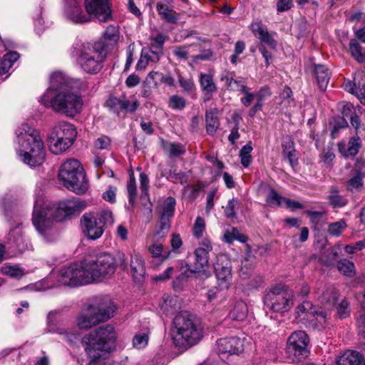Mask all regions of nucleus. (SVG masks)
<instances>
[{"instance_id": "39", "label": "nucleus", "mask_w": 365, "mask_h": 365, "mask_svg": "<svg viewBox=\"0 0 365 365\" xmlns=\"http://www.w3.org/2000/svg\"><path fill=\"white\" fill-rule=\"evenodd\" d=\"M221 81H225L227 89L232 91H241L243 93L247 88L241 81L235 80L228 75L222 76Z\"/></svg>"}, {"instance_id": "52", "label": "nucleus", "mask_w": 365, "mask_h": 365, "mask_svg": "<svg viewBox=\"0 0 365 365\" xmlns=\"http://www.w3.org/2000/svg\"><path fill=\"white\" fill-rule=\"evenodd\" d=\"M205 230V220L202 217H197L196 218L195 224L193 225V229H192L193 235L196 238L199 239L202 237Z\"/></svg>"}, {"instance_id": "41", "label": "nucleus", "mask_w": 365, "mask_h": 365, "mask_svg": "<svg viewBox=\"0 0 365 365\" xmlns=\"http://www.w3.org/2000/svg\"><path fill=\"white\" fill-rule=\"evenodd\" d=\"M328 200L329 201L330 205L334 208H341L345 207L348 204V199L339 195L338 192H332L329 196Z\"/></svg>"}, {"instance_id": "49", "label": "nucleus", "mask_w": 365, "mask_h": 365, "mask_svg": "<svg viewBox=\"0 0 365 365\" xmlns=\"http://www.w3.org/2000/svg\"><path fill=\"white\" fill-rule=\"evenodd\" d=\"M239 206V201L236 198L230 200L224 208L225 215L228 219L236 218L235 209Z\"/></svg>"}, {"instance_id": "17", "label": "nucleus", "mask_w": 365, "mask_h": 365, "mask_svg": "<svg viewBox=\"0 0 365 365\" xmlns=\"http://www.w3.org/2000/svg\"><path fill=\"white\" fill-rule=\"evenodd\" d=\"M217 284L221 290H227L232 281L231 262L225 255H218L214 264Z\"/></svg>"}, {"instance_id": "40", "label": "nucleus", "mask_w": 365, "mask_h": 365, "mask_svg": "<svg viewBox=\"0 0 365 365\" xmlns=\"http://www.w3.org/2000/svg\"><path fill=\"white\" fill-rule=\"evenodd\" d=\"M120 31L118 26L114 25L108 26L103 35L104 40L108 44L116 43L119 39Z\"/></svg>"}, {"instance_id": "62", "label": "nucleus", "mask_w": 365, "mask_h": 365, "mask_svg": "<svg viewBox=\"0 0 365 365\" xmlns=\"http://www.w3.org/2000/svg\"><path fill=\"white\" fill-rule=\"evenodd\" d=\"M225 290H221L219 285L217 287H215L208 290L207 294V299L210 302H212L217 298L223 297V292Z\"/></svg>"}, {"instance_id": "51", "label": "nucleus", "mask_w": 365, "mask_h": 365, "mask_svg": "<svg viewBox=\"0 0 365 365\" xmlns=\"http://www.w3.org/2000/svg\"><path fill=\"white\" fill-rule=\"evenodd\" d=\"M148 342V334L145 332L135 334L133 339V346L140 349L146 346Z\"/></svg>"}, {"instance_id": "63", "label": "nucleus", "mask_w": 365, "mask_h": 365, "mask_svg": "<svg viewBox=\"0 0 365 365\" xmlns=\"http://www.w3.org/2000/svg\"><path fill=\"white\" fill-rule=\"evenodd\" d=\"M351 171L352 173L360 174L365 177V160L362 158H357Z\"/></svg>"}, {"instance_id": "29", "label": "nucleus", "mask_w": 365, "mask_h": 365, "mask_svg": "<svg viewBox=\"0 0 365 365\" xmlns=\"http://www.w3.org/2000/svg\"><path fill=\"white\" fill-rule=\"evenodd\" d=\"M314 71L319 88L322 91L325 90L330 79L329 70L323 65H317Z\"/></svg>"}, {"instance_id": "60", "label": "nucleus", "mask_w": 365, "mask_h": 365, "mask_svg": "<svg viewBox=\"0 0 365 365\" xmlns=\"http://www.w3.org/2000/svg\"><path fill=\"white\" fill-rule=\"evenodd\" d=\"M190 46H176L173 48V54L179 59L187 60Z\"/></svg>"}, {"instance_id": "11", "label": "nucleus", "mask_w": 365, "mask_h": 365, "mask_svg": "<svg viewBox=\"0 0 365 365\" xmlns=\"http://www.w3.org/2000/svg\"><path fill=\"white\" fill-rule=\"evenodd\" d=\"M88 276L85 261L83 260L62 267L56 276V281L59 285L78 287L91 284Z\"/></svg>"}, {"instance_id": "4", "label": "nucleus", "mask_w": 365, "mask_h": 365, "mask_svg": "<svg viewBox=\"0 0 365 365\" xmlns=\"http://www.w3.org/2000/svg\"><path fill=\"white\" fill-rule=\"evenodd\" d=\"M173 344L179 348H189L202 338V331L197 317L188 312H181L173 319L171 330Z\"/></svg>"}, {"instance_id": "20", "label": "nucleus", "mask_w": 365, "mask_h": 365, "mask_svg": "<svg viewBox=\"0 0 365 365\" xmlns=\"http://www.w3.org/2000/svg\"><path fill=\"white\" fill-rule=\"evenodd\" d=\"M216 345L220 356L225 354H238L243 351V342L238 337L220 339Z\"/></svg>"}, {"instance_id": "34", "label": "nucleus", "mask_w": 365, "mask_h": 365, "mask_svg": "<svg viewBox=\"0 0 365 365\" xmlns=\"http://www.w3.org/2000/svg\"><path fill=\"white\" fill-rule=\"evenodd\" d=\"M19 58V54L16 51L9 52L5 54L0 64V75L7 73Z\"/></svg>"}, {"instance_id": "22", "label": "nucleus", "mask_w": 365, "mask_h": 365, "mask_svg": "<svg viewBox=\"0 0 365 365\" xmlns=\"http://www.w3.org/2000/svg\"><path fill=\"white\" fill-rule=\"evenodd\" d=\"M317 309V308L314 307L310 302L304 301L296 308V319L307 326L310 320L314 319Z\"/></svg>"}, {"instance_id": "33", "label": "nucleus", "mask_w": 365, "mask_h": 365, "mask_svg": "<svg viewBox=\"0 0 365 365\" xmlns=\"http://www.w3.org/2000/svg\"><path fill=\"white\" fill-rule=\"evenodd\" d=\"M248 313V308L245 302H237L233 309L230 313V317L232 320L243 321L246 319Z\"/></svg>"}, {"instance_id": "56", "label": "nucleus", "mask_w": 365, "mask_h": 365, "mask_svg": "<svg viewBox=\"0 0 365 365\" xmlns=\"http://www.w3.org/2000/svg\"><path fill=\"white\" fill-rule=\"evenodd\" d=\"M123 103L124 111L129 113L136 110L140 105L138 101L133 96L130 98L123 96Z\"/></svg>"}, {"instance_id": "28", "label": "nucleus", "mask_w": 365, "mask_h": 365, "mask_svg": "<svg viewBox=\"0 0 365 365\" xmlns=\"http://www.w3.org/2000/svg\"><path fill=\"white\" fill-rule=\"evenodd\" d=\"M361 146V142L359 137L351 138L346 146L344 143L338 144L339 152L345 157L355 156Z\"/></svg>"}, {"instance_id": "1", "label": "nucleus", "mask_w": 365, "mask_h": 365, "mask_svg": "<svg viewBox=\"0 0 365 365\" xmlns=\"http://www.w3.org/2000/svg\"><path fill=\"white\" fill-rule=\"evenodd\" d=\"M81 85L80 80L71 78L62 71H54L50 76V86L39 101L56 113L74 117L83 105Z\"/></svg>"}, {"instance_id": "21", "label": "nucleus", "mask_w": 365, "mask_h": 365, "mask_svg": "<svg viewBox=\"0 0 365 365\" xmlns=\"http://www.w3.org/2000/svg\"><path fill=\"white\" fill-rule=\"evenodd\" d=\"M344 89L355 95L361 103L365 98V74L363 72H356L354 77V81L345 82Z\"/></svg>"}, {"instance_id": "2", "label": "nucleus", "mask_w": 365, "mask_h": 365, "mask_svg": "<svg viewBox=\"0 0 365 365\" xmlns=\"http://www.w3.org/2000/svg\"><path fill=\"white\" fill-rule=\"evenodd\" d=\"M86 207L87 202L79 198L62 200L57 206H51L42 196H36L32 222L43 239L51 242L57 236V231L53 227V220L63 221L76 213L81 212Z\"/></svg>"}, {"instance_id": "58", "label": "nucleus", "mask_w": 365, "mask_h": 365, "mask_svg": "<svg viewBox=\"0 0 365 365\" xmlns=\"http://www.w3.org/2000/svg\"><path fill=\"white\" fill-rule=\"evenodd\" d=\"M337 314L340 318H346L349 315V303L346 299H342L336 307Z\"/></svg>"}, {"instance_id": "3", "label": "nucleus", "mask_w": 365, "mask_h": 365, "mask_svg": "<svg viewBox=\"0 0 365 365\" xmlns=\"http://www.w3.org/2000/svg\"><path fill=\"white\" fill-rule=\"evenodd\" d=\"M15 150L19 160L30 167L41 165L45 160L46 150L38 132L27 123L16 130Z\"/></svg>"}, {"instance_id": "54", "label": "nucleus", "mask_w": 365, "mask_h": 365, "mask_svg": "<svg viewBox=\"0 0 365 365\" xmlns=\"http://www.w3.org/2000/svg\"><path fill=\"white\" fill-rule=\"evenodd\" d=\"M108 106L113 112L119 114L120 111H124L123 96L121 98H112L107 102Z\"/></svg>"}, {"instance_id": "7", "label": "nucleus", "mask_w": 365, "mask_h": 365, "mask_svg": "<svg viewBox=\"0 0 365 365\" xmlns=\"http://www.w3.org/2000/svg\"><path fill=\"white\" fill-rule=\"evenodd\" d=\"M116 339L114 327L108 324L84 336L82 344L88 357L98 359L115 349Z\"/></svg>"}, {"instance_id": "24", "label": "nucleus", "mask_w": 365, "mask_h": 365, "mask_svg": "<svg viewBox=\"0 0 365 365\" xmlns=\"http://www.w3.org/2000/svg\"><path fill=\"white\" fill-rule=\"evenodd\" d=\"M130 267L135 279H140L145 274V264L142 255L135 250L130 254Z\"/></svg>"}, {"instance_id": "44", "label": "nucleus", "mask_w": 365, "mask_h": 365, "mask_svg": "<svg viewBox=\"0 0 365 365\" xmlns=\"http://www.w3.org/2000/svg\"><path fill=\"white\" fill-rule=\"evenodd\" d=\"M338 270L344 275L351 277L354 274V264L347 259L339 260L337 263Z\"/></svg>"}, {"instance_id": "31", "label": "nucleus", "mask_w": 365, "mask_h": 365, "mask_svg": "<svg viewBox=\"0 0 365 365\" xmlns=\"http://www.w3.org/2000/svg\"><path fill=\"white\" fill-rule=\"evenodd\" d=\"M217 110H209L205 113L206 130L210 135H213L220 126Z\"/></svg>"}, {"instance_id": "25", "label": "nucleus", "mask_w": 365, "mask_h": 365, "mask_svg": "<svg viewBox=\"0 0 365 365\" xmlns=\"http://www.w3.org/2000/svg\"><path fill=\"white\" fill-rule=\"evenodd\" d=\"M255 256L252 254L249 245H246V253L241 262L240 277L243 279L248 278L255 268Z\"/></svg>"}, {"instance_id": "64", "label": "nucleus", "mask_w": 365, "mask_h": 365, "mask_svg": "<svg viewBox=\"0 0 365 365\" xmlns=\"http://www.w3.org/2000/svg\"><path fill=\"white\" fill-rule=\"evenodd\" d=\"M357 327L359 336L365 339V312L360 314L357 319Z\"/></svg>"}, {"instance_id": "53", "label": "nucleus", "mask_w": 365, "mask_h": 365, "mask_svg": "<svg viewBox=\"0 0 365 365\" xmlns=\"http://www.w3.org/2000/svg\"><path fill=\"white\" fill-rule=\"evenodd\" d=\"M186 106V101L182 96L173 95L170 98L169 106L174 110H182Z\"/></svg>"}, {"instance_id": "30", "label": "nucleus", "mask_w": 365, "mask_h": 365, "mask_svg": "<svg viewBox=\"0 0 365 365\" xmlns=\"http://www.w3.org/2000/svg\"><path fill=\"white\" fill-rule=\"evenodd\" d=\"M148 251L153 258H158L161 262L166 260L171 252L165 249L160 243L154 242L148 247Z\"/></svg>"}, {"instance_id": "14", "label": "nucleus", "mask_w": 365, "mask_h": 365, "mask_svg": "<svg viewBox=\"0 0 365 365\" xmlns=\"http://www.w3.org/2000/svg\"><path fill=\"white\" fill-rule=\"evenodd\" d=\"M212 250V245L208 239H203L199 247L194 251L195 262L193 264H186L183 272L187 277L192 274L201 272L209 267L210 252Z\"/></svg>"}, {"instance_id": "35", "label": "nucleus", "mask_w": 365, "mask_h": 365, "mask_svg": "<svg viewBox=\"0 0 365 365\" xmlns=\"http://www.w3.org/2000/svg\"><path fill=\"white\" fill-rule=\"evenodd\" d=\"M9 240L12 241L14 245L20 252H23L28 249V243L22 236L20 230L14 229L9 234Z\"/></svg>"}, {"instance_id": "32", "label": "nucleus", "mask_w": 365, "mask_h": 365, "mask_svg": "<svg viewBox=\"0 0 365 365\" xmlns=\"http://www.w3.org/2000/svg\"><path fill=\"white\" fill-rule=\"evenodd\" d=\"M180 308V303L176 297L166 296L160 305L161 310L165 314H173Z\"/></svg>"}, {"instance_id": "45", "label": "nucleus", "mask_w": 365, "mask_h": 365, "mask_svg": "<svg viewBox=\"0 0 365 365\" xmlns=\"http://www.w3.org/2000/svg\"><path fill=\"white\" fill-rule=\"evenodd\" d=\"M284 200L285 197L281 196L274 189H270L266 199V202H267V204H269L271 206H284Z\"/></svg>"}, {"instance_id": "46", "label": "nucleus", "mask_w": 365, "mask_h": 365, "mask_svg": "<svg viewBox=\"0 0 365 365\" xmlns=\"http://www.w3.org/2000/svg\"><path fill=\"white\" fill-rule=\"evenodd\" d=\"M127 190L129 203L133 205L137 195L136 182L133 173L130 175V179L127 185Z\"/></svg>"}, {"instance_id": "48", "label": "nucleus", "mask_w": 365, "mask_h": 365, "mask_svg": "<svg viewBox=\"0 0 365 365\" xmlns=\"http://www.w3.org/2000/svg\"><path fill=\"white\" fill-rule=\"evenodd\" d=\"M346 227V223L344 220H341L339 221L332 222L328 226V232L332 236H339L341 235L342 231Z\"/></svg>"}, {"instance_id": "18", "label": "nucleus", "mask_w": 365, "mask_h": 365, "mask_svg": "<svg viewBox=\"0 0 365 365\" xmlns=\"http://www.w3.org/2000/svg\"><path fill=\"white\" fill-rule=\"evenodd\" d=\"M176 201L173 197H168L163 202L162 212L160 214L159 230L155 232V237L158 239L163 238L170 228V219L175 212Z\"/></svg>"}, {"instance_id": "43", "label": "nucleus", "mask_w": 365, "mask_h": 365, "mask_svg": "<svg viewBox=\"0 0 365 365\" xmlns=\"http://www.w3.org/2000/svg\"><path fill=\"white\" fill-rule=\"evenodd\" d=\"M164 149L170 157H178L185 153L184 147L180 143H167L164 144Z\"/></svg>"}, {"instance_id": "19", "label": "nucleus", "mask_w": 365, "mask_h": 365, "mask_svg": "<svg viewBox=\"0 0 365 365\" xmlns=\"http://www.w3.org/2000/svg\"><path fill=\"white\" fill-rule=\"evenodd\" d=\"M83 232L91 240H96L102 236L104 229L101 221L94 213L86 212L81 219Z\"/></svg>"}, {"instance_id": "37", "label": "nucleus", "mask_w": 365, "mask_h": 365, "mask_svg": "<svg viewBox=\"0 0 365 365\" xmlns=\"http://www.w3.org/2000/svg\"><path fill=\"white\" fill-rule=\"evenodd\" d=\"M157 11L161 18L169 23H175L178 20L176 12L162 4H157Z\"/></svg>"}, {"instance_id": "26", "label": "nucleus", "mask_w": 365, "mask_h": 365, "mask_svg": "<svg viewBox=\"0 0 365 365\" xmlns=\"http://www.w3.org/2000/svg\"><path fill=\"white\" fill-rule=\"evenodd\" d=\"M336 365H365V359L359 352L347 350L338 357Z\"/></svg>"}, {"instance_id": "5", "label": "nucleus", "mask_w": 365, "mask_h": 365, "mask_svg": "<svg viewBox=\"0 0 365 365\" xmlns=\"http://www.w3.org/2000/svg\"><path fill=\"white\" fill-rule=\"evenodd\" d=\"M86 12L82 4L63 8V16L76 24H85L91 21V16L101 22L112 19L110 0H85Z\"/></svg>"}, {"instance_id": "36", "label": "nucleus", "mask_w": 365, "mask_h": 365, "mask_svg": "<svg viewBox=\"0 0 365 365\" xmlns=\"http://www.w3.org/2000/svg\"><path fill=\"white\" fill-rule=\"evenodd\" d=\"M283 155L287 158L290 165L293 167L297 162L296 150L294 147V143L290 139L282 144Z\"/></svg>"}, {"instance_id": "9", "label": "nucleus", "mask_w": 365, "mask_h": 365, "mask_svg": "<svg viewBox=\"0 0 365 365\" xmlns=\"http://www.w3.org/2000/svg\"><path fill=\"white\" fill-rule=\"evenodd\" d=\"M77 132L72 124L66 121L58 122L48 134L50 150L56 155L62 153L73 144Z\"/></svg>"}, {"instance_id": "6", "label": "nucleus", "mask_w": 365, "mask_h": 365, "mask_svg": "<svg viewBox=\"0 0 365 365\" xmlns=\"http://www.w3.org/2000/svg\"><path fill=\"white\" fill-rule=\"evenodd\" d=\"M104 46L105 43L101 41L92 43L77 41L71 48V56L76 58L78 64L83 71L96 74L103 67L105 59Z\"/></svg>"}, {"instance_id": "8", "label": "nucleus", "mask_w": 365, "mask_h": 365, "mask_svg": "<svg viewBox=\"0 0 365 365\" xmlns=\"http://www.w3.org/2000/svg\"><path fill=\"white\" fill-rule=\"evenodd\" d=\"M58 178L65 187L78 195L84 194L88 189L86 173L76 159H68L61 165Z\"/></svg>"}, {"instance_id": "57", "label": "nucleus", "mask_w": 365, "mask_h": 365, "mask_svg": "<svg viewBox=\"0 0 365 365\" xmlns=\"http://www.w3.org/2000/svg\"><path fill=\"white\" fill-rule=\"evenodd\" d=\"M110 145V139L106 135H102L95 140L93 146L95 149H108Z\"/></svg>"}, {"instance_id": "47", "label": "nucleus", "mask_w": 365, "mask_h": 365, "mask_svg": "<svg viewBox=\"0 0 365 365\" xmlns=\"http://www.w3.org/2000/svg\"><path fill=\"white\" fill-rule=\"evenodd\" d=\"M351 177L347 181V187L350 190H356L363 185V178L364 176L357 174L352 173L351 171Z\"/></svg>"}, {"instance_id": "10", "label": "nucleus", "mask_w": 365, "mask_h": 365, "mask_svg": "<svg viewBox=\"0 0 365 365\" xmlns=\"http://www.w3.org/2000/svg\"><path fill=\"white\" fill-rule=\"evenodd\" d=\"M263 302L267 309L274 312H286L294 305V293L285 286L278 284L265 294Z\"/></svg>"}, {"instance_id": "27", "label": "nucleus", "mask_w": 365, "mask_h": 365, "mask_svg": "<svg viewBox=\"0 0 365 365\" xmlns=\"http://www.w3.org/2000/svg\"><path fill=\"white\" fill-rule=\"evenodd\" d=\"M101 323L95 314L88 310V305L86 309L77 318V326L81 329H88Z\"/></svg>"}, {"instance_id": "50", "label": "nucleus", "mask_w": 365, "mask_h": 365, "mask_svg": "<svg viewBox=\"0 0 365 365\" xmlns=\"http://www.w3.org/2000/svg\"><path fill=\"white\" fill-rule=\"evenodd\" d=\"M96 216L98 217V221L101 222L103 229H104V226L112 225L114 223V217L110 210H102Z\"/></svg>"}, {"instance_id": "13", "label": "nucleus", "mask_w": 365, "mask_h": 365, "mask_svg": "<svg viewBox=\"0 0 365 365\" xmlns=\"http://www.w3.org/2000/svg\"><path fill=\"white\" fill-rule=\"evenodd\" d=\"M309 340L303 331L293 332L288 338L286 346V355L291 362H299L309 355L308 344Z\"/></svg>"}, {"instance_id": "38", "label": "nucleus", "mask_w": 365, "mask_h": 365, "mask_svg": "<svg viewBox=\"0 0 365 365\" xmlns=\"http://www.w3.org/2000/svg\"><path fill=\"white\" fill-rule=\"evenodd\" d=\"M326 322L325 313L317 309L316 310V314H314V319L310 320L307 327L321 330L325 327Z\"/></svg>"}, {"instance_id": "16", "label": "nucleus", "mask_w": 365, "mask_h": 365, "mask_svg": "<svg viewBox=\"0 0 365 365\" xmlns=\"http://www.w3.org/2000/svg\"><path fill=\"white\" fill-rule=\"evenodd\" d=\"M88 305V310L95 314L100 322L110 319L115 311V306L109 297H95Z\"/></svg>"}, {"instance_id": "59", "label": "nucleus", "mask_w": 365, "mask_h": 365, "mask_svg": "<svg viewBox=\"0 0 365 365\" xmlns=\"http://www.w3.org/2000/svg\"><path fill=\"white\" fill-rule=\"evenodd\" d=\"M349 49L352 56L357 61H360L362 60V53L361 51V46L355 40H351L350 41Z\"/></svg>"}, {"instance_id": "42", "label": "nucleus", "mask_w": 365, "mask_h": 365, "mask_svg": "<svg viewBox=\"0 0 365 365\" xmlns=\"http://www.w3.org/2000/svg\"><path fill=\"white\" fill-rule=\"evenodd\" d=\"M252 143L251 142H249L245 145H244L240 151L241 163L245 168L248 167L252 162L250 153L252 152Z\"/></svg>"}, {"instance_id": "23", "label": "nucleus", "mask_w": 365, "mask_h": 365, "mask_svg": "<svg viewBox=\"0 0 365 365\" xmlns=\"http://www.w3.org/2000/svg\"><path fill=\"white\" fill-rule=\"evenodd\" d=\"M200 87L204 92L202 98L204 101L211 100L214 93L217 91V86L211 73H200L199 76Z\"/></svg>"}, {"instance_id": "61", "label": "nucleus", "mask_w": 365, "mask_h": 365, "mask_svg": "<svg viewBox=\"0 0 365 365\" xmlns=\"http://www.w3.org/2000/svg\"><path fill=\"white\" fill-rule=\"evenodd\" d=\"M116 192L117 187L110 186L103 193L102 197L108 202L114 203L115 202Z\"/></svg>"}, {"instance_id": "12", "label": "nucleus", "mask_w": 365, "mask_h": 365, "mask_svg": "<svg viewBox=\"0 0 365 365\" xmlns=\"http://www.w3.org/2000/svg\"><path fill=\"white\" fill-rule=\"evenodd\" d=\"M91 283L101 277H110L116 269L114 257L108 253L98 255L95 259H84Z\"/></svg>"}, {"instance_id": "55", "label": "nucleus", "mask_w": 365, "mask_h": 365, "mask_svg": "<svg viewBox=\"0 0 365 365\" xmlns=\"http://www.w3.org/2000/svg\"><path fill=\"white\" fill-rule=\"evenodd\" d=\"M338 292L333 289H327L319 297L322 298V302H327L329 304H335L338 298Z\"/></svg>"}, {"instance_id": "15", "label": "nucleus", "mask_w": 365, "mask_h": 365, "mask_svg": "<svg viewBox=\"0 0 365 365\" xmlns=\"http://www.w3.org/2000/svg\"><path fill=\"white\" fill-rule=\"evenodd\" d=\"M250 29L253 34L263 43L259 48V50L265 60L266 66H268L270 64L272 55L267 49L265 45L272 50L276 49L277 41L274 39L275 34L269 33L267 29L259 21L252 22L250 25Z\"/></svg>"}]
</instances>
